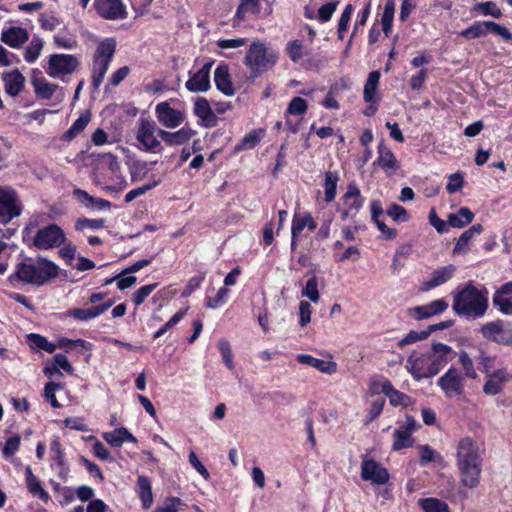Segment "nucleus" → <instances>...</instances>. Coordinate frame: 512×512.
Returning <instances> with one entry per match:
<instances>
[{
    "label": "nucleus",
    "mask_w": 512,
    "mask_h": 512,
    "mask_svg": "<svg viewBox=\"0 0 512 512\" xmlns=\"http://www.w3.org/2000/svg\"><path fill=\"white\" fill-rule=\"evenodd\" d=\"M456 456L461 484L471 489L477 487L482 471L479 444L470 437L462 438L457 445Z\"/></svg>",
    "instance_id": "obj_1"
},
{
    "label": "nucleus",
    "mask_w": 512,
    "mask_h": 512,
    "mask_svg": "<svg viewBox=\"0 0 512 512\" xmlns=\"http://www.w3.org/2000/svg\"><path fill=\"white\" fill-rule=\"evenodd\" d=\"M58 275V266L52 261L39 257L37 260L27 259L19 262L15 271L10 274L7 281L10 284L21 282L42 286Z\"/></svg>",
    "instance_id": "obj_2"
},
{
    "label": "nucleus",
    "mask_w": 512,
    "mask_h": 512,
    "mask_svg": "<svg viewBox=\"0 0 512 512\" xmlns=\"http://www.w3.org/2000/svg\"><path fill=\"white\" fill-rule=\"evenodd\" d=\"M487 290H479L471 282L454 295L453 310L460 316L480 318L488 309Z\"/></svg>",
    "instance_id": "obj_3"
},
{
    "label": "nucleus",
    "mask_w": 512,
    "mask_h": 512,
    "mask_svg": "<svg viewBox=\"0 0 512 512\" xmlns=\"http://www.w3.org/2000/svg\"><path fill=\"white\" fill-rule=\"evenodd\" d=\"M278 54L265 43L257 41L250 45L244 59V64L250 70L253 78L259 77L277 62Z\"/></svg>",
    "instance_id": "obj_4"
},
{
    "label": "nucleus",
    "mask_w": 512,
    "mask_h": 512,
    "mask_svg": "<svg viewBox=\"0 0 512 512\" xmlns=\"http://www.w3.org/2000/svg\"><path fill=\"white\" fill-rule=\"evenodd\" d=\"M115 51L116 41L114 38H105L97 45L92 67V84L95 88H99L102 84Z\"/></svg>",
    "instance_id": "obj_5"
},
{
    "label": "nucleus",
    "mask_w": 512,
    "mask_h": 512,
    "mask_svg": "<svg viewBox=\"0 0 512 512\" xmlns=\"http://www.w3.org/2000/svg\"><path fill=\"white\" fill-rule=\"evenodd\" d=\"M23 211L22 203L14 189L0 186V223L7 224L19 217Z\"/></svg>",
    "instance_id": "obj_6"
},
{
    "label": "nucleus",
    "mask_w": 512,
    "mask_h": 512,
    "mask_svg": "<svg viewBox=\"0 0 512 512\" xmlns=\"http://www.w3.org/2000/svg\"><path fill=\"white\" fill-rule=\"evenodd\" d=\"M66 241L64 231L56 224L39 229L34 236L33 244L38 249L48 250L60 247Z\"/></svg>",
    "instance_id": "obj_7"
},
{
    "label": "nucleus",
    "mask_w": 512,
    "mask_h": 512,
    "mask_svg": "<svg viewBox=\"0 0 512 512\" xmlns=\"http://www.w3.org/2000/svg\"><path fill=\"white\" fill-rule=\"evenodd\" d=\"M487 32L499 35L506 41H510L512 39V34L509 30L494 21H476L468 28L462 30L460 35L467 39H476L486 35Z\"/></svg>",
    "instance_id": "obj_8"
},
{
    "label": "nucleus",
    "mask_w": 512,
    "mask_h": 512,
    "mask_svg": "<svg viewBox=\"0 0 512 512\" xmlns=\"http://www.w3.org/2000/svg\"><path fill=\"white\" fill-rule=\"evenodd\" d=\"M156 123L147 118H140L136 130V139L146 151H155L161 146L157 139L158 131Z\"/></svg>",
    "instance_id": "obj_9"
},
{
    "label": "nucleus",
    "mask_w": 512,
    "mask_h": 512,
    "mask_svg": "<svg viewBox=\"0 0 512 512\" xmlns=\"http://www.w3.org/2000/svg\"><path fill=\"white\" fill-rule=\"evenodd\" d=\"M79 66L78 59L68 54H53L49 56L47 74L52 78H59L72 74Z\"/></svg>",
    "instance_id": "obj_10"
},
{
    "label": "nucleus",
    "mask_w": 512,
    "mask_h": 512,
    "mask_svg": "<svg viewBox=\"0 0 512 512\" xmlns=\"http://www.w3.org/2000/svg\"><path fill=\"white\" fill-rule=\"evenodd\" d=\"M438 386L443 390L446 397L460 396L464 392L465 377L455 367H450L438 381Z\"/></svg>",
    "instance_id": "obj_11"
},
{
    "label": "nucleus",
    "mask_w": 512,
    "mask_h": 512,
    "mask_svg": "<svg viewBox=\"0 0 512 512\" xmlns=\"http://www.w3.org/2000/svg\"><path fill=\"white\" fill-rule=\"evenodd\" d=\"M155 115L158 122L168 129H174L181 126L186 119L184 112L172 108L166 101L160 102L156 105Z\"/></svg>",
    "instance_id": "obj_12"
},
{
    "label": "nucleus",
    "mask_w": 512,
    "mask_h": 512,
    "mask_svg": "<svg viewBox=\"0 0 512 512\" xmlns=\"http://www.w3.org/2000/svg\"><path fill=\"white\" fill-rule=\"evenodd\" d=\"M480 332L486 340L498 344H512V329H507L502 320L491 321L480 328Z\"/></svg>",
    "instance_id": "obj_13"
},
{
    "label": "nucleus",
    "mask_w": 512,
    "mask_h": 512,
    "mask_svg": "<svg viewBox=\"0 0 512 512\" xmlns=\"http://www.w3.org/2000/svg\"><path fill=\"white\" fill-rule=\"evenodd\" d=\"M452 348L443 343H434L431 352L426 355L434 376L452 359Z\"/></svg>",
    "instance_id": "obj_14"
},
{
    "label": "nucleus",
    "mask_w": 512,
    "mask_h": 512,
    "mask_svg": "<svg viewBox=\"0 0 512 512\" xmlns=\"http://www.w3.org/2000/svg\"><path fill=\"white\" fill-rule=\"evenodd\" d=\"M361 478L378 485H383L389 480V473L386 468L373 459H365L361 465Z\"/></svg>",
    "instance_id": "obj_15"
},
{
    "label": "nucleus",
    "mask_w": 512,
    "mask_h": 512,
    "mask_svg": "<svg viewBox=\"0 0 512 512\" xmlns=\"http://www.w3.org/2000/svg\"><path fill=\"white\" fill-rule=\"evenodd\" d=\"M95 7L104 19L119 20L127 17L126 7L121 0H96Z\"/></svg>",
    "instance_id": "obj_16"
},
{
    "label": "nucleus",
    "mask_w": 512,
    "mask_h": 512,
    "mask_svg": "<svg viewBox=\"0 0 512 512\" xmlns=\"http://www.w3.org/2000/svg\"><path fill=\"white\" fill-rule=\"evenodd\" d=\"M212 65L211 62L206 63L198 71L190 73V77L185 84L186 89L194 93L206 92L210 88Z\"/></svg>",
    "instance_id": "obj_17"
},
{
    "label": "nucleus",
    "mask_w": 512,
    "mask_h": 512,
    "mask_svg": "<svg viewBox=\"0 0 512 512\" xmlns=\"http://www.w3.org/2000/svg\"><path fill=\"white\" fill-rule=\"evenodd\" d=\"M343 199L345 209L342 211V219L355 216L364 204L360 189L354 183L348 185Z\"/></svg>",
    "instance_id": "obj_18"
},
{
    "label": "nucleus",
    "mask_w": 512,
    "mask_h": 512,
    "mask_svg": "<svg viewBox=\"0 0 512 512\" xmlns=\"http://www.w3.org/2000/svg\"><path fill=\"white\" fill-rule=\"evenodd\" d=\"M407 371L413 376L414 379L420 380L422 378H430L434 375L430 373L431 367L426 355L417 356L412 354L408 357L406 363Z\"/></svg>",
    "instance_id": "obj_19"
},
{
    "label": "nucleus",
    "mask_w": 512,
    "mask_h": 512,
    "mask_svg": "<svg viewBox=\"0 0 512 512\" xmlns=\"http://www.w3.org/2000/svg\"><path fill=\"white\" fill-rule=\"evenodd\" d=\"M448 308V303L443 299L434 300L426 305L416 306L409 310V315L420 321L434 315L443 313Z\"/></svg>",
    "instance_id": "obj_20"
},
{
    "label": "nucleus",
    "mask_w": 512,
    "mask_h": 512,
    "mask_svg": "<svg viewBox=\"0 0 512 512\" xmlns=\"http://www.w3.org/2000/svg\"><path fill=\"white\" fill-rule=\"evenodd\" d=\"M456 267L452 264L434 270L430 278L422 282L420 290L426 292L448 282L454 275Z\"/></svg>",
    "instance_id": "obj_21"
},
{
    "label": "nucleus",
    "mask_w": 512,
    "mask_h": 512,
    "mask_svg": "<svg viewBox=\"0 0 512 512\" xmlns=\"http://www.w3.org/2000/svg\"><path fill=\"white\" fill-rule=\"evenodd\" d=\"M195 135V131L189 126H184L175 132L159 130L158 136L169 146L186 144Z\"/></svg>",
    "instance_id": "obj_22"
},
{
    "label": "nucleus",
    "mask_w": 512,
    "mask_h": 512,
    "mask_svg": "<svg viewBox=\"0 0 512 512\" xmlns=\"http://www.w3.org/2000/svg\"><path fill=\"white\" fill-rule=\"evenodd\" d=\"M193 112L203 122L205 127H213L217 124L218 119L206 98L197 97L195 99Z\"/></svg>",
    "instance_id": "obj_23"
},
{
    "label": "nucleus",
    "mask_w": 512,
    "mask_h": 512,
    "mask_svg": "<svg viewBox=\"0 0 512 512\" xmlns=\"http://www.w3.org/2000/svg\"><path fill=\"white\" fill-rule=\"evenodd\" d=\"M29 39V33L25 28L11 26L1 34V41L11 48H20Z\"/></svg>",
    "instance_id": "obj_24"
},
{
    "label": "nucleus",
    "mask_w": 512,
    "mask_h": 512,
    "mask_svg": "<svg viewBox=\"0 0 512 512\" xmlns=\"http://www.w3.org/2000/svg\"><path fill=\"white\" fill-rule=\"evenodd\" d=\"M112 304V301H108L103 304L96 305L87 309L75 308L68 310L67 315L80 321H88L103 314L112 306Z\"/></svg>",
    "instance_id": "obj_25"
},
{
    "label": "nucleus",
    "mask_w": 512,
    "mask_h": 512,
    "mask_svg": "<svg viewBox=\"0 0 512 512\" xmlns=\"http://www.w3.org/2000/svg\"><path fill=\"white\" fill-rule=\"evenodd\" d=\"M26 487L29 493L34 497H38L44 503L50 500L48 492L42 487L40 480L33 474L30 466L25 469Z\"/></svg>",
    "instance_id": "obj_26"
},
{
    "label": "nucleus",
    "mask_w": 512,
    "mask_h": 512,
    "mask_svg": "<svg viewBox=\"0 0 512 512\" xmlns=\"http://www.w3.org/2000/svg\"><path fill=\"white\" fill-rule=\"evenodd\" d=\"M377 163L388 175L393 174L398 168L396 157L383 142L378 145Z\"/></svg>",
    "instance_id": "obj_27"
},
{
    "label": "nucleus",
    "mask_w": 512,
    "mask_h": 512,
    "mask_svg": "<svg viewBox=\"0 0 512 512\" xmlns=\"http://www.w3.org/2000/svg\"><path fill=\"white\" fill-rule=\"evenodd\" d=\"M483 231V227L481 224H474L469 229L464 231L460 237L458 238L454 248L453 253L454 254H462L465 255L469 252V242L476 236L481 234Z\"/></svg>",
    "instance_id": "obj_28"
},
{
    "label": "nucleus",
    "mask_w": 512,
    "mask_h": 512,
    "mask_svg": "<svg viewBox=\"0 0 512 512\" xmlns=\"http://www.w3.org/2000/svg\"><path fill=\"white\" fill-rule=\"evenodd\" d=\"M297 361L299 363L314 367L320 372L326 373L328 375H332L337 371V364L335 362L318 359L311 355L299 354L297 356Z\"/></svg>",
    "instance_id": "obj_29"
},
{
    "label": "nucleus",
    "mask_w": 512,
    "mask_h": 512,
    "mask_svg": "<svg viewBox=\"0 0 512 512\" xmlns=\"http://www.w3.org/2000/svg\"><path fill=\"white\" fill-rule=\"evenodd\" d=\"M3 81L6 93L15 97L22 91L25 77L18 70H14L3 74Z\"/></svg>",
    "instance_id": "obj_30"
},
{
    "label": "nucleus",
    "mask_w": 512,
    "mask_h": 512,
    "mask_svg": "<svg viewBox=\"0 0 512 512\" xmlns=\"http://www.w3.org/2000/svg\"><path fill=\"white\" fill-rule=\"evenodd\" d=\"M103 439L113 447H121L124 442L136 443L137 439L125 427L117 428L102 435Z\"/></svg>",
    "instance_id": "obj_31"
},
{
    "label": "nucleus",
    "mask_w": 512,
    "mask_h": 512,
    "mask_svg": "<svg viewBox=\"0 0 512 512\" xmlns=\"http://www.w3.org/2000/svg\"><path fill=\"white\" fill-rule=\"evenodd\" d=\"M214 81L218 90L227 96L234 94V88L230 81L229 68L227 65H220L214 72Z\"/></svg>",
    "instance_id": "obj_32"
},
{
    "label": "nucleus",
    "mask_w": 512,
    "mask_h": 512,
    "mask_svg": "<svg viewBox=\"0 0 512 512\" xmlns=\"http://www.w3.org/2000/svg\"><path fill=\"white\" fill-rule=\"evenodd\" d=\"M261 0H241L235 13V19L245 21L250 17L258 16L261 10Z\"/></svg>",
    "instance_id": "obj_33"
},
{
    "label": "nucleus",
    "mask_w": 512,
    "mask_h": 512,
    "mask_svg": "<svg viewBox=\"0 0 512 512\" xmlns=\"http://www.w3.org/2000/svg\"><path fill=\"white\" fill-rule=\"evenodd\" d=\"M32 86L37 98L43 100H49L52 98L58 85L48 82L45 78H34L32 80Z\"/></svg>",
    "instance_id": "obj_34"
},
{
    "label": "nucleus",
    "mask_w": 512,
    "mask_h": 512,
    "mask_svg": "<svg viewBox=\"0 0 512 512\" xmlns=\"http://www.w3.org/2000/svg\"><path fill=\"white\" fill-rule=\"evenodd\" d=\"M380 76V72L377 70L369 73L363 92V98L365 102L371 104L377 102L376 91L379 85Z\"/></svg>",
    "instance_id": "obj_35"
},
{
    "label": "nucleus",
    "mask_w": 512,
    "mask_h": 512,
    "mask_svg": "<svg viewBox=\"0 0 512 512\" xmlns=\"http://www.w3.org/2000/svg\"><path fill=\"white\" fill-rule=\"evenodd\" d=\"M474 219V213L467 207H461L456 213L448 216V224L453 228H463Z\"/></svg>",
    "instance_id": "obj_36"
},
{
    "label": "nucleus",
    "mask_w": 512,
    "mask_h": 512,
    "mask_svg": "<svg viewBox=\"0 0 512 512\" xmlns=\"http://www.w3.org/2000/svg\"><path fill=\"white\" fill-rule=\"evenodd\" d=\"M306 227L309 230H315L317 227V223L315 222L310 213H305L302 217L294 216L291 227V234L294 236V238H297L298 235Z\"/></svg>",
    "instance_id": "obj_37"
},
{
    "label": "nucleus",
    "mask_w": 512,
    "mask_h": 512,
    "mask_svg": "<svg viewBox=\"0 0 512 512\" xmlns=\"http://www.w3.org/2000/svg\"><path fill=\"white\" fill-rule=\"evenodd\" d=\"M91 120V115L89 112H85L80 115V117L71 125V127L64 133L63 140L71 141L77 135L84 131L86 126Z\"/></svg>",
    "instance_id": "obj_38"
},
{
    "label": "nucleus",
    "mask_w": 512,
    "mask_h": 512,
    "mask_svg": "<svg viewBox=\"0 0 512 512\" xmlns=\"http://www.w3.org/2000/svg\"><path fill=\"white\" fill-rule=\"evenodd\" d=\"M74 194L78 197V199L84 203L87 207L97 208V209H107L111 207V203L102 198H95L89 195L86 191L81 189H76Z\"/></svg>",
    "instance_id": "obj_39"
},
{
    "label": "nucleus",
    "mask_w": 512,
    "mask_h": 512,
    "mask_svg": "<svg viewBox=\"0 0 512 512\" xmlns=\"http://www.w3.org/2000/svg\"><path fill=\"white\" fill-rule=\"evenodd\" d=\"M264 130H253L246 134L241 142L234 147V152L237 153L242 150L253 149L263 138Z\"/></svg>",
    "instance_id": "obj_40"
},
{
    "label": "nucleus",
    "mask_w": 512,
    "mask_h": 512,
    "mask_svg": "<svg viewBox=\"0 0 512 512\" xmlns=\"http://www.w3.org/2000/svg\"><path fill=\"white\" fill-rule=\"evenodd\" d=\"M418 505L424 512H450L448 504L437 498L419 499Z\"/></svg>",
    "instance_id": "obj_41"
},
{
    "label": "nucleus",
    "mask_w": 512,
    "mask_h": 512,
    "mask_svg": "<svg viewBox=\"0 0 512 512\" xmlns=\"http://www.w3.org/2000/svg\"><path fill=\"white\" fill-rule=\"evenodd\" d=\"M338 181L337 172L328 171L325 173L324 192L326 202L329 203L335 199Z\"/></svg>",
    "instance_id": "obj_42"
},
{
    "label": "nucleus",
    "mask_w": 512,
    "mask_h": 512,
    "mask_svg": "<svg viewBox=\"0 0 512 512\" xmlns=\"http://www.w3.org/2000/svg\"><path fill=\"white\" fill-rule=\"evenodd\" d=\"M44 47V41L40 37L34 36L27 46L24 59L27 63H34L41 54Z\"/></svg>",
    "instance_id": "obj_43"
},
{
    "label": "nucleus",
    "mask_w": 512,
    "mask_h": 512,
    "mask_svg": "<svg viewBox=\"0 0 512 512\" xmlns=\"http://www.w3.org/2000/svg\"><path fill=\"white\" fill-rule=\"evenodd\" d=\"M394 443L393 450L398 451L403 448L411 447L413 445V439L411 437V432L406 430H395L394 432Z\"/></svg>",
    "instance_id": "obj_44"
},
{
    "label": "nucleus",
    "mask_w": 512,
    "mask_h": 512,
    "mask_svg": "<svg viewBox=\"0 0 512 512\" xmlns=\"http://www.w3.org/2000/svg\"><path fill=\"white\" fill-rule=\"evenodd\" d=\"M28 339L32 348L44 350L48 353H53L57 347V345L50 343L44 336L39 334H30Z\"/></svg>",
    "instance_id": "obj_45"
},
{
    "label": "nucleus",
    "mask_w": 512,
    "mask_h": 512,
    "mask_svg": "<svg viewBox=\"0 0 512 512\" xmlns=\"http://www.w3.org/2000/svg\"><path fill=\"white\" fill-rule=\"evenodd\" d=\"M420 453V464L427 465L432 462H441L442 456L435 450H433L429 445H421L419 447Z\"/></svg>",
    "instance_id": "obj_46"
},
{
    "label": "nucleus",
    "mask_w": 512,
    "mask_h": 512,
    "mask_svg": "<svg viewBox=\"0 0 512 512\" xmlns=\"http://www.w3.org/2000/svg\"><path fill=\"white\" fill-rule=\"evenodd\" d=\"M493 305L505 315H512V296H502L500 293H494Z\"/></svg>",
    "instance_id": "obj_47"
},
{
    "label": "nucleus",
    "mask_w": 512,
    "mask_h": 512,
    "mask_svg": "<svg viewBox=\"0 0 512 512\" xmlns=\"http://www.w3.org/2000/svg\"><path fill=\"white\" fill-rule=\"evenodd\" d=\"M459 363L462 366L464 375L470 379H477L478 374L474 368L473 360L466 351H461L459 354Z\"/></svg>",
    "instance_id": "obj_48"
},
{
    "label": "nucleus",
    "mask_w": 512,
    "mask_h": 512,
    "mask_svg": "<svg viewBox=\"0 0 512 512\" xmlns=\"http://www.w3.org/2000/svg\"><path fill=\"white\" fill-rule=\"evenodd\" d=\"M386 213L395 222L405 223L408 222L410 219V215L408 214L407 210L404 207L395 203L391 204L388 207Z\"/></svg>",
    "instance_id": "obj_49"
},
{
    "label": "nucleus",
    "mask_w": 512,
    "mask_h": 512,
    "mask_svg": "<svg viewBox=\"0 0 512 512\" xmlns=\"http://www.w3.org/2000/svg\"><path fill=\"white\" fill-rule=\"evenodd\" d=\"M302 296L307 297L314 303H317L320 299V294L318 291V280L315 276L311 277L304 289L302 290Z\"/></svg>",
    "instance_id": "obj_50"
},
{
    "label": "nucleus",
    "mask_w": 512,
    "mask_h": 512,
    "mask_svg": "<svg viewBox=\"0 0 512 512\" xmlns=\"http://www.w3.org/2000/svg\"><path fill=\"white\" fill-rule=\"evenodd\" d=\"M307 111V102L301 97H294L288 104L287 110H286V116L287 115H297L301 116L305 114Z\"/></svg>",
    "instance_id": "obj_51"
},
{
    "label": "nucleus",
    "mask_w": 512,
    "mask_h": 512,
    "mask_svg": "<svg viewBox=\"0 0 512 512\" xmlns=\"http://www.w3.org/2000/svg\"><path fill=\"white\" fill-rule=\"evenodd\" d=\"M218 348L221 353L222 359L229 370L234 369L233 353L231 350L230 343L226 339H220L218 342Z\"/></svg>",
    "instance_id": "obj_52"
},
{
    "label": "nucleus",
    "mask_w": 512,
    "mask_h": 512,
    "mask_svg": "<svg viewBox=\"0 0 512 512\" xmlns=\"http://www.w3.org/2000/svg\"><path fill=\"white\" fill-rule=\"evenodd\" d=\"M429 337V331L422 330V331H414L411 330L404 338H402L398 342V346L400 348H403L407 345L413 344L415 342L425 340Z\"/></svg>",
    "instance_id": "obj_53"
},
{
    "label": "nucleus",
    "mask_w": 512,
    "mask_h": 512,
    "mask_svg": "<svg viewBox=\"0 0 512 512\" xmlns=\"http://www.w3.org/2000/svg\"><path fill=\"white\" fill-rule=\"evenodd\" d=\"M105 225L104 219H87V218H79L75 223V228L78 231H83L84 229H100Z\"/></svg>",
    "instance_id": "obj_54"
},
{
    "label": "nucleus",
    "mask_w": 512,
    "mask_h": 512,
    "mask_svg": "<svg viewBox=\"0 0 512 512\" xmlns=\"http://www.w3.org/2000/svg\"><path fill=\"white\" fill-rule=\"evenodd\" d=\"M187 309L178 311L174 314L169 321H167L159 330H157L154 334V338H159L163 336L169 329L178 324L186 314Z\"/></svg>",
    "instance_id": "obj_55"
},
{
    "label": "nucleus",
    "mask_w": 512,
    "mask_h": 512,
    "mask_svg": "<svg viewBox=\"0 0 512 512\" xmlns=\"http://www.w3.org/2000/svg\"><path fill=\"white\" fill-rule=\"evenodd\" d=\"M287 53L293 62H297L304 55L303 44L300 40H294L287 44Z\"/></svg>",
    "instance_id": "obj_56"
},
{
    "label": "nucleus",
    "mask_w": 512,
    "mask_h": 512,
    "mask_svg": "<svg viewBox=\"0 0 512 512\" xmlns=\"http://www.w3.org/2000/svg\"><path fill=\"white\" fill-rule=\"evenodd\" d=\"M53 362L54 370H56L60 376H62L60 369L66 371L69 374H72L74 372L72 365L70 364L68 358L64 354H56L53 358Z\"/></svg>",
    "instance_id": "obj_57"
},
{
    "label": "nucleus",
    "mask_w": 512,
    "mask_h": 512,
    "mask_svg": "<svg viewBox=\"0 0 512 512\" xmlns=\"http://www.w3.org/2000/svg\"><path fill=\"white\" fill-rule=\"evenodd\" d=\"M58 389H61V385L55 382L47 383L44 389V397L50 402L51 406L54 408L61 407L60 403L58 402L55 396V392Z\"/></svg>",
    "instance_id": "obj_58"
},
{
    "label": "nucleus",
    "mask_w": 512,
    "mask_h": 512,
    "mask_svg": "<svg viewBox=\"0 0 512 512\" xmlns=\"http://www.w3.org/2000/svg\"><path fill=\"white\" fill-rule=\"evenodd\" d=\"M448 179L449 180L446 185L448 193L453 194L462 189L464 185V178L460 172L451 174Z\"/></svg>",
    "instance_id": "obj_59"
},
{
    "label": "nucleus",
    "mask_w": 512,
    "mask_h": 512,
    "mask_svg": "<svg viewBox=\"0 0 512 512\" xmlns=\"http://www.w3.org/2000/svg\"><path fill=\"white\" fill-rule=\"evenodd\" d=\"M157 286L158 284L154 283L139 288L133 295V302L135 303V305H141Z\"/></svg>",
    "instance_id": "obj_60"
},
{
    "label": "nucleus",
    "mask_w": 512,
    "mask_h": 512,
    "mask_svg": "<svg viewBox=\"0 0 512 512\" xmlns=\"http://www.w3.org/2000/svg\"><path fill=\"white\" fill-rule=\"evenodd\" d=\"M338 1H333L322 5L318 10V19L320 22H327L331 19L333 13L336 11Z\"/></svg>",
    "instance_id": "obj_61"
},
{
    "label": "nucleus",
    "mask_w": 512,
    "mask_h": 512,
    "mask_svg": "<svg viewBox=\"0 0 512 512\" xmlns=\"http://www.w3.org/2000/svg\"><path fill=\"white\" fill-rule=\"evenodd\" d=\"M428 219H429L430 225L433 226L438 233L443 234L448 231V225H449L448 221L446 222V221L440 219L437 216L434 208H432L430 210Z\"/></svg>",
    "instance_id": "obj_62"
},
{
    "label": "nucleus",
    "mask_w": 512,
    "mask_h": 512,
    "mask_svg": "<svg viewBox=\"0 0 512 512\" xmlns=\"http://www.w3.org/2000/svg\"><path fill=\"white\" fill-rule=\"evenodd\" d=\"M486 377H487V381L485 382V384L483 386V392L486 395H491V396L499 394L503 389V384H501L499 382V380H495L493 377H491L490 374H488V376H486Z\"/></svg>",
    "instance_id": "obj_63"
},
{
    "label": "nucleus",
    "mask_w": 512,
    "mask_h": 512,
    "mask_svg": "<svg viewBox=\"0 0 512 512\" xmlns=\"http://www.w3.org/2000/svg\"><path fill=\"white\" fill-rule=\"evenodd\" d=\"M20 442L21 439L19 436H13L8 438L2 449L4 457L9 458L13 456L19 450Z\"/></svg>",
    "instance_id": "obj_64"
}]
</instances>
